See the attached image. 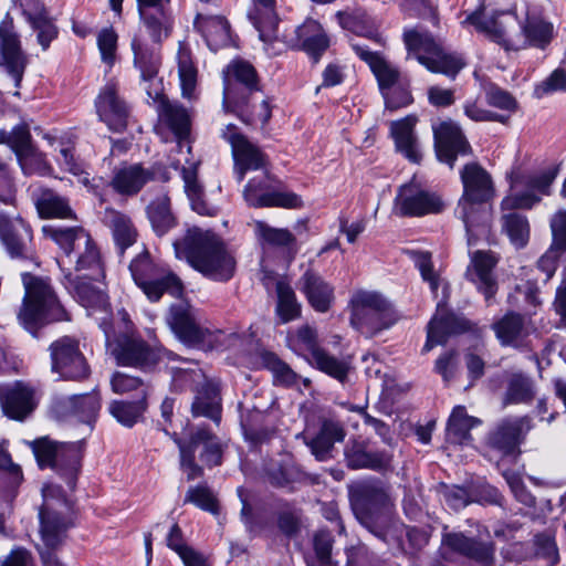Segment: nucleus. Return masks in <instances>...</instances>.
<instances>
[{"label":"nucleus","instance_id":"1","mask_svg":"<svg viewBox=\"0 0 566 566\" xmlns=\"http://www.w3.org/2000/svg\"><path fill=\"white\" fill-rule=\"evenodd\" d=\"M557 176L554 168L538 172L513 170L510 175V191L501 202L503 216L501 218L502 230L509 237L511 243L521 249L530 239V223L525 216L516 212V209H531L549 195V188Z\"/></svg>","mask_w":566,"mask_h":566},{"label":"nucleus","instance_id":"2","mask_svg":"<svg viewBox=\"0 0 566 566\" xmlns=\"http://www.w3.org/2000/svg\"><path fill=\"white\" fill-rule=\"evenodd\" d=\"M160 42L149 44L145 34L138 32L132 40L134 54V66L139 70L140 78L149 98L160 101L159 119L168 127L178 139V148L181 150L184 140L190 133V115L188 111L175 102L163 98L161 81L158 78V71L161 63Z\"/></svg>","mask_w":566,"mask_h":566},{"label":"nucleus","instance_id":"3","mask_svg":"<svg viewBox=\"0 0 566 566\" xmlns=\"http://www.w3.org/2000/svg\"><path fill=\"white\" fill-rule=\"evenodd\" d=\"M174 248L177 258H185L195 270L210 280L226 282L234 275V256L211 231L189 229L181 240L174 242Z\"/></svg>","mask_w":566,"mask_h":566},{"label":"nucleus","instance_id":"4","mask_svg":"<svg viewBox=\"0 0 566 566\" xmlns=\"http://www.w3.org/2000/svg\"><path fill=\"white\" fill-rule=\"evenodd\" d=\"M463 192L454 210L465 228L468 242L472 241L489 224L490 212L486 202L495 196V188L491 175L479 164H467L460 171Z\"/></svg>","mask_w":566,"mask_h":566},{"label":"nucleus","instance_id":"5","mask_svg":"<svg viewBox=\"0 0 566 566\" xmlns=\"http://www.w3.org/2000/svg\"><path fill=\"white\" fill-rule=\"evenodd\" d=\"M468 21L506 50H520L527 44L544 46L549 42L553 30L552 24L544 21H530L526 27H522L511 12L493 15L475 12L468 17Z\"/></svg>","mask_w":566,"mask_h":566},{"label":"nucleus","instance_id":"6","mask_svg":"<svg viewBox=\"0 0 566 566\" xmlns=\"http://www.w3.org/2000/svg\"><path fill=\"white\" fill-rule=\"evenodd\" d=\"M392 505L389 489L381 482L363 484L353 500L354 514L361 526L386 543L397 528L390 514Z\"/></svg>","mask_w":566,"mask_h":566},{"label":"nucleus","instance_id":"7","mask_svg":"<svg viewBox=\"0 0 566 566\" xmlns=\"http://www.w3.org/2000/svg\"><path fill=\"white\" fill-rule=\"evenodd\" d=\"M43 504L39 511L40 535L45 548L39 547L44 566H62L53 554L71 527L70 504L61 489L55 485L42 488Z\"/></svg>","mask_w":566,"mask_h":566},{"label":"nucleus","instance_id":"8","mask_svg":"<svg viewBox=\"0 0 566 566\" xmlns=\"http://www.w3.org/2000/svg\"><path fill=\"white\" fill-rule=\"evenodd\" d=\"M23 284L25 294L18 318L27 331L35 334L44 324L69 319L66 311L45 280L24 274Z\"/></svg>","mask_w":566,"mask_h":566},{"label":"nucleus","instance_id":"9","mask_svg":"<svg viewBox=\"0 0 566 566\" xmlns=\"http://www.w3.org/2000/svg\"><path fill=\"white\" fill-rule=\"evenodd\" d=\"M30 447L41 468H52L70 490L75 489L81 471L83 442L57 444L48 438H40L32 441Z\"/></svg>","mask_w":566,"mask_h":566},{"label":"nucleus","instance_id":"10","mask_svg":"<svg viewBox=\"0 0 566 566\" xmlns=\"http://www.w3.org/2000/svg\"><path fill=\"white\" fill-rule=\"evenodd\" d=\"M129 271L137 286L151 302L159 301L164 293L179 297L184 292L180 279L168 268L156 263L146 250L130 262Z\"/></svg>","mask_w":566,"mask_h":566},{"label":"nucleus","instance_id":"11","mask_svg":"<svg viewBox=\"0 0 566 566\" xmlns=\"http://www.w3.org/2000/svg\"><path fill=\"white\" fill-rule=\"evenodd\" d=\"M353 51L366 62L377 78L379 90L389 108L407 106L412 102L408 90V83L401 77L400 72L387 62L378 53L369 50L365 44L353 43Z\"/></svg>","mask_w":566,"mask_h":566},{"label":"nucleus","instance_id":"12","mask_svg":"<svg viewBox=\"0 0 566 566\" xmlns=\"http://www.w3.org/2000/svg\"><path fill=\"white\" fill-rule=\"evenodd\" d=\"M42 231L45 237L55 241L66 254L72 252L77 254L76 271L90 270L92 271L91 279L95 280L104 277L99 251L83 228L44 226Z\"/></svg>","mask_w":566,"mask_h":566},{"label":"nucleus","instance_id":"13","mask_svg":"<svg viewBox=\"0 0 566 566\" xmlns=\"http://www.w3.org/2000/svg\"><path fill=\"white\" fill-rule=\"evenodd\" d=\"M403 41L409 55H415L418 62L430 72L454 77L464 66L461 56L446 53L440 43L428 33L419 32L416 29L407 30L403 33Z\"/></svg>","mask_w":566,"mask_h":566},{"label":"nucleus","instance_id":"14","mask_svg":"<svg viewBox=\"0 0 566 566\" xmlns=\"http://www.w3.org/2000/svg\"><path fill=\"white\" fill-rule=\"evenodd\" d=\"M444 209L443 198L415 179L398 187L392 203V213L401 218L438 214Z\"/></svg>","mask_w":566,"mask_h":566},{"label":"nucleus","instance_id":"15","mask_svg":"<svg viewBox=\"0 0 566 566\" xmlns=\"http://www.w3.org/2000/svg\"><path fill=\"white\" fill-rule=\"evenodd\" d=\"M51 371L60 379L82 380L90 375L88 364L80 349L77 339L62 336L49 346Z\"/></svg>","mask_w":566,"mask_h":566},{"label":"nucleus","instance_id":"16","mask_svg":"<svg viewBox=\"0 0 566 566\" xmlns=\"http://www.w3.org/2000/svg\"><path fill=\"white\" fill-rule=\"evenodd\" d=\"M223 108L237 113L250 124L260 122L265 125L272 116L269 97L261 90L247 96H237L235 90L227 86L223 88Z\"/></svg>","mask_w":566,"mask_h":566},{"label":"nucleus","instance_id":"17","mask_svg":"<svg viewBox=\"0 0 566 566\" xmlns=\"http://www.w3.org/2000/svg\"><path fill=\"white\" fill-rule=\"evenodd\" d=\"M167 181L165 168L155 165L149 168L140 164L125 165L114 171L111 186L117 193L132 197L137 195L151 180Z\"/></svg>","mask_w":566,"mask_h":566},{"label":"nucleus","instance_id":"18","mask_svg":"<svg viewBox=\"0 0 566 566\" xmlns=\"http://www.w3.org/2000/svg\"><path fill=\"white\" fill-rule=\"evenodd\" d=\"M27 65L28 56L12 22L3 21L0 24V67L13 78L15 87L20 86Z\"/></svg>","mask_w":566,"mask_h":566},{"label":"nucleus","instance_id":"19","mask_svg":"<svg viewBox=\"0 0 566 566\" xmlns=\"http://www.w3.org/2000/svg\"><path fill=\"white\" fill-rule=\"evenodd\" d=\"M221 135L231 145L238 181L243 180L247 170L264 167L265 156L263 153L239 133L234 125H227Z\"/></svg>","mask_w":566,"mask_h":566},{"label":"nucleus","instance_id":"20","mask_svg":"<svg viewBox=\"0 0 566 566\" xmlns=\"http://www.w3.org/2000/svg\"><path fill=\"white\" fill-rule=\"evenodd\" d=\"M270 185L266 176L251 179L243 191L249 206L254 208L280 207L285 209L301 208L303 202L300 196L287 191H269Z\"/></svg>","mask_w":566,"mask_h":566},{"label":"nucleus","instance_id":"21","mask_svg":"<svg viewBox=\"0 0 566 566\" xmlns=\"http://www.w3.org/2000/svg\"><path fill=\"white\" fill-rule=\"evenodd\" d=\"M433 134L438 159L448 164L451 168L458 155L470 153V145L457 123L452 120L441 122L433 127Z\"/></svg>","mask_w":566,"mask_h":566},{"label":"nucleus","instance_id":"22","mask_svg":"<svg viewBox=\"0 0 566 566\" xmlns=\"http://www.w3.org/2000/svg\"><path fill=\"white\" fill-rule=\"evenodd\" d=\"M108 348L122 366L145 368L155 365L159 358L158 353L139 338L124 336L115 344H108Z\"/></svg>","mask_w":566,"mask_h":566},{"label":"nucleus","instance_id":"23","mask_svg":"<svg viewBox=\"0 0 566 566\" xmlns=\"http://www.w3.org/2000/svg\"><path fill=\"white\" fill-rule=\"evenodd\" d=\"M497 262L499 259L495 253L478 250L472 254L470 265L467 270V276L484 295L488 305L491 304V301L497 291V283L493 274V270Z\"/></svg>","mask_w":566,"mask_h":566},{"label":"nucleus","instance_id":"24","mask_svg":"<svg viewBox=\"0 0 566 566\" xmlns=\"http://www.w3.org/2000/svg\"><path fill=\"white\" fill-rule=\"evenodd\" d=\"M96 111L99 119L115 133H122L127 126L128 108L118 96L115 84H107L96 99Z\"/></svg>","mask_w":566,"mask_h":566},{"label":"nucleus","instance_id":"25","mask_svg":"<svg viewBox=\"0 0 566 566\" xmlns=\"http://www.w3.org/2000/svg\"><path fill=\"white\" fill-rule=\"evenodd\" d=\"M138 12L146 32L155 42L167 39L171 30L167 6L170 0H136Z\"/></svg>","mask_w":566,"mask_h":566},{"label":"nucleus","instance_id":"26","mask_svg":"<svg viewBox=\"0 0 566 566\" xmlns=\"http://www.w3.org/2000/svg\"><path fill=\"white\" fill-rule=\"evenodd\" d=\"M31 239V230L21 218L0 214V240L12 258H28Z\"/></svg>","mask_w":566,"mask_h":566},{"label":"nucleus","instance_id":"27","mask_svg":"<svg viewBox=\"0 0 566 566\" xmlns=\"http://www.w3.org/2000/svg\"><path fill=\"white\" fill-rule=\"evenodd\" d=\"M469 329V322L449 312L448 308L438 303L437 311L428 324L427 342L423 350H431L436 345L443 344L451 334L462 333Z\"/></svg>","mask_w":566,"mask_h":566},{"label":"nucleus","instance_id":"28","mask_svg":"<svg viewBox=\"0 0 566 566\" xmlns=\"http://www.w3.org/2000/svg\"><path fill=\"white\" fill-rule=\"evenodd\" d=\"M295 36L283 35V42L304 50L316 63L327 50L329 41L322 25L312 19L294 30Z\"/></svg>","mask_w":566,"mask_h":566},{"label":"nucleus","instance_id":"29","mask_svg":"<svg viewBox=\"0 0 566 566\" xmlns=\"http://www.w3.org/2000/svg\"><path fill=\"white\" fill-rule=\"evenodd\" d=\"M530 429L531 420L527 417L505 419L490 434L489 444L503 454H512Z\"/></svg>","mask_w":566,"mask_h":566},{"label":"nucleus","instance_id":"30","mask_svg":"<svg viewBox=\"0 0 566 566\" xmlns=\"http://www.w3.org/2000/svg\"><path fill=\"white\" fill-rule=\"evenodd\" d=\"M167 322L175 334L187 344H201L210 335L208 329L202 328L196 323L187 304L172 305Z\"/></svg>","mask_w":566,"mask_h":566},{"label":"nucleus","instance_id":"31","mask_svg":"<svg viewBox=\"0 0 566 566\" xmlns=\"http://www.w3.org/2000/svg\"><path fill=\"white\" fill-rule=\"evenodd\" d=\"M0 402L4 413L15 420L24 419L35 407L33 391L21 382L0 386Z\"/></svg>","mask_w":566,"mask_h":566},{"label":"nucleus","instance_id":"32","mask_svg":"<svg viewBox=\"0 0 566 566\" xmlns=\"http://www.w3.org/2000/svg\"><path fill=\"white\" fill-rule=\"evenodd\" d=\"M300 290L308 304L319 313H326L335 300L334 287L311 270H307L300 279Z\"/></svg>","mask_w":566,"mask_h":566},{"label":"nucleus","instance_id":"33","mask_svg":"<svg viewBox=\"0 0 566 566\" xmlns=\"http://www.w3.org/2000/svg\"><path fill=\"white\" fill-rule=\"evenodd\" d=\"M442 543L453 552L472 559L479 566H492L494 547L492 544L473 541L462 533H447Z\"/></svg>","mask_w":566,"mask_h":566},{"label":"nucleus","instance_id":"34","mask_svg":"<svg viewBox=\"0 0 566 566\" xmlns=\"http://www.w3.org/2000/svg\"><path fill=\"white\" fill-rule=\"evenodd\" d=\"M99 409L101 398L96 391L69 397L56 406V412L60 416H73L87 424L96 420Z\"/></svg>","mask_w":566,"mask_h":566},{"label":"nucleus","instance_id":"35","mask_svg":"<svg viewBox=\"0 0 566 566\" xmlns=\"http://www.w3.org/2000/svg\"><path fill=\"white\" fill-rule=\"evenodd\" d=\"M195 25L212 51L227 46L231 42L230 25L223 17L199 13L196 17Z\"/></svg>","mask_w":566,"mask_h":566},{"label":"nucleus","instance_id":"36","mask_svg":"<svg viewBox=\"0 0 566 566\" xmlns=\"http://www.w3.org/2000/svg\"><path fill=\"white\" fill-rule=\"evenodd\" d=\"M416 123L417 118L415 116H407L401 120L392 122L390 125L397 149L412 163H419L421 159L419 145L413 133Z\"/></svg>","mask_w":566,"mask_h":566},{"label":"nucleus","instance_id":"37","mask_svg":"<svg viewBox=\"0 0 566 566\" xmlns=\"http://www.w3.org/2000/svg\"><path fill=\"white\" fill-rule=\"evenodd\" d=\"M227 86L235 90L237 96H247L260 90L255 70L243 61L232 62L227 67L224 88Z\"/></svg>","mask_w":566,"mask_h":566},{"label":"nucleus","instance_id":"38","mask_svg":"<svg viewBox=\"0 0 566 566\" xmlns=\"http://www.w3.org/2000/svg\"><path fill=\"white\" fill-rule=\"evenodd\" d=\"M492 329L502 346L518 347L528 335L524 317L516 313H507L493 323Z\"/></svg>","mask_w":566,"mask_h":566},{"label":"nucleus","instance_id":"39","mask_svg":"<svg viewBox=\"0 0 566 566\" xmlns=\"http://www.w3.org/2000/svg\"><path fill=\"white\" fill-rule=\"evenodd\" d=\"M347 465L352 469L384 470L390 465L391 455L387 452H369L365 446L353 443L345 449Z\"/></svg>","mask_w":566,"mask_h":566},{"label":"nucleus","instance_id":"40","mask_svg":"<svg viewBox=\"0 0 566 566\" xmlns=\"http://www.w3.org/2000/svg\"><path fill=\"white\" fill-rule=\"evenodd\" d=\"M181 175L185 184V191L190 200L192 209L199 214L213 216L216 208L203 200V189L197 178L199 161L186 160Z\"/></svg>","mask_w":566,"mask_h":566},{"label":"nucleus","instance_id":"41","mask_svg":"<svg viewBox=\"0 0 566 566\" xmlns=\"http://www.w3.org/2000/svg\"><path fill=\"white\" fill-rule=\"evenodd\" d=\"M103 222L112 230L114 241L120 253L136 242L137 231L130 218L126 214L114 209H106Z\"/></svg>","mask_w":566,"mask_h":566},{"label":"nucleus","instance_id":"42","mask_svg":"<svg viewBox=\"0 0 566 566\" xmlns=\"http://www.w3.org/2000/svg\"><path fill=\"white\" fill-rule=\"evenodd\" d=\"M92 280L96 281L91 279V275L74 276L70 273L65 275L64 284L84 307L104 306L106 296L101 289L92 284Z\"/></svg>","mask_w":566,"mask_h":566},{"label":"nucleus","instance_id":"43","mask_svg":"<svg viewBox=\"0 0 566 566\" xmlns=\"http://www.w3.org/2000/svg\"><path fill=\"white\" fill-rule=\"evenodd\" d=\"M400 318V314L388 302L382 311L368 313L363 319L353 323L352 326L366 337H373L394 326Z\"/></svg>","mask_w":566,"mask_h":566},{"label":"nucleus","instance_id":"44","mask_svg":"<svg viewBox=\"0 0 566 566\" xmlns=\"http://www.w3.org/2000/svg\"><path fill=\"white\" fill-rule=\"evenodd\" d=\"M186 444L193 450L195 454L199 451L200 460L208 467H214L221 463V444L218 439L206 429H197Z\"/></svg>","mask_w":566,"mask_h":566},{"label":"nucleus","instance_id":"45","mask_svg":"<svg viewBox=\"0 0 566 566\" xmlns=\"http://www.w3.org/2000/svg\"><path fill=\"white\" fill-rule=\"evenodd\" d=\"M192 415L195 417H207L214 422L220 421L221 407L219 390L216 385L208 381L198 390L192 402Z\"/></svg>","mask_w":566,"mask_h":566},{"label":"nucleus","instance_id":"46","mask_svg":"<svg viewBox=\"0 0 566 566\" xmlns=\"http://www.w3.org/2000/svg\"><path fill=\"white\" fill-rule=\"evenodd\" d=\"M389 301L376 291L358 290L353 293L350 306V324L360 321L368 313L382 311Z\"/></svg>","mask_w":566,"mask_h":566},{"label":"nucleus","instance_id":"47","mask_svg":"<svg viewBox=\"0 0 566 566\" xmlns=\"http://www.w3.org/2000/svg\"><path fill=\"white\" fill-rule=\"evenodd\" d=\"M344 437V430L339 424L326 421L318 434L307 442V446L317 460L324 461L329 457L335 442L342 441Z\"/></svg>","mask_w":566,"mask_h":566},{"label":"nucleus","instance_id":"48","mask_svg":"<svg viewBox=\"0 0 566 566\" xmlns=\"http://www.w3.org/2000/svg\"><path fill=\"white\" fill-rule=\"evenodd\" d=\"M277 302L275 313L282 324H286L301 316L302 305L297 301L293 289L282 280L275 282Z\"/></svg>","mask_w":566,"mask_h":566},{"label":"nucleus","instance_id":"49","mask_svg":"<svg viewBox=\"0 0 566 566\" xmlns=\"http://www.w3.org/2000/svg\"><path fill=\"white\" fill-rule=\"evenodd\" d=\"M480 422L478 418L469 416L464 407L457 406L448 421V436L452 442L464 443L471 439L470 430Z\"/></svg>","mask_w":566,"mask_h":566},{"label":"nucleus","instance_id":"50","mask_svg":"<svg viewBox=\"0 0 566 566\" xmlns=\"http://www.w3.org/2000/svg\"><path fill=\"white\" fill-rule=\"evenodd\" d=\"M35 206L42 218L72 219L74 217L67 200L51 190L42 191Z\"/></svg>","mask_w":566,"mask_h":566},{"label":"nucleus","instance_id":"51","mask_svg":"<svg viewBox=\"0 0 566 566\" xmlns=\"http://www.w3.org/2000/svg\"><path fill=\"white\" fill-rule=\"evenodd\" d=\"M146 399L136 401L113 400L108 406L109 413L125 427H133L146 411Z\"/></svg>","mask_w":566,"mask_h":566},{"label":"nucleus","instance_id":"52","mask_svg":"<svg viewBox=\"0 0 566 566\" xmlns=\"http://www.w3.org/2000/svg\"><path fill=\"white\" fill-rule=\"evenodd\" d=\"M178 75L181 94L186 98L195 97L197 85V67L195 66L189 50L180 46L177 53Z\"/></svg>","mask_w":566,"mask_h":566},{"label":"nucleus","instance_id":"53","mask_svg":"<svg viewBox=\"0 0 566 566\" xmlns=\"http://www.w3.org/2000/svg\"><path fill=\"white\" fill-rule=\"evenodd\" d=\"M147 214L154 230L159 235L166 233L175 224V218L170 211V201L166 195L149 203Z\"/></svg>","mask_w":566,"mask_h":566},{"label":"nucleus","instance_id":"54","mask_svg":"<svg viewBox=\"0 0 566 566\" xmlns=\"http://www.w3.org/2000/svg\"><path fill=\"white\" fill-rule=\"evenodd\" d=\"M308 363L340 382L345 381L349 370L348 360L339 359L328 354L324 348L321 352L316 350L315 356L308 358Z\"/></svg>","mask_w":566,"mask_h":566},{"label":"nucleus","instance_id":"55","mask_svg":"<svg viewBox=\"0 0 566 566\" xmlns=\"http://www.w3.org/2000/svg\"><path fill=\"white\" fill-rule=\"evenodd\" d=\"M253 229L262 244L291 248L295 243V237L287 229L273 228L260 220L253 222Z\"/></svg>","mask_w":566,"mask_h":566},{"label":"nucleus","instance_id":"56","mask_svg":"<svg viewBox=\"0 0 566 566\" xmlns=\"http://www.w3.org/2000/svg\"><path fill=\"white\" fill-rule=\"evenodd\" d=\"M263 17L255 22L260 39L265 43H272L279 39L277 17L274 12V0H255Z\"/></svg>","mask_w":566,"mask_h":566},{"label":"nucleus","instance_id":"57","mask_svg":"<svg viewBox=\"0 0 566 566\" xmlns=\"http://www.w3.org/2000/svg\"><path fill=\"white\" fill-rule=\"evenodd\" d=\"M533 397L534 390L531 379L522 374H515L509 381L503 402L504 405L528 402Z\"/></svg>","mask_w":566,"mask_h":566},{"label":"nucleus","instance_id":"58","mask_svg":"<svg viewBox=\"0 0 566 566\" xmlns=\"http://www.w3.org/2000/svg\"><path fill=\"white\" fill-rule=\"evenodd\" d=\"M0 144H7L15 156L29 149L33 146L29 126L25 123H21L10 132L0 130Z\"/></svg>","mask_w":566,"mask_h":566},{"label":"nucleus","instance_id":"59","mask_svg":"<svg viewBox=\"0 0 566 566\" xmlns=\"http://www.w3.org/2000/svg\"><path fill=\"white\" fill-rule=\"evenodd\" d=\"M28 20L36 32V40L42 50H46L50 43L57 36V28L53 21L43 12L29 14Z\"/></svg>","mask_w":566,"mask_h":566},{"label":"nucleus","instance_id":"60","mask_svg":"<svg viewBox=\"0 0 566 566\" xmlns=\"http://www.w3.org/2000/svg\"><path fill=\"white\" fill-rule=\"evenodd\" d=\"M111 387L117 395L139 391L140 399H146L148 395V387L140 378L120 371L113 374L111 378Z\"/></svg>","mask_w":566,"mask_h":566},{"label":"nucleus","instance_id":"61","mask_svg":"<svg viewBox=\"0 0 566 566\" xmlns=\"http://www.w3.org/2000/svg\"><path fill=\"white\" fill-rule=\"evenodd\" d=\"M291 342L293 348L303 353L307 360L315 356L316 350L321 352L323 349L317 344L316 331L308 325L300 327Z\"/></svg>","mask_w":566,"mask_h":566},{"label":"nucleus","instance_id":"62","mask_svg":"<svg viewBox=\"0 0 566 566\" xmlns=\"http://www.w3.org/2000/svg\"><path fill=\"white\" fill-rule=\"evenodd\" d=\"M172 379L176 384L185 387H190L198 392L205 384L208 382L205 374L195 364L190 367H171Z\"/></svg>","mask_w":566,"mask_h":566},{"label":"nucleus","instance_id":"63","mask_svg":"<svg viewBox=\"0 0 566 566\" xmlns=\"http://www.w3.org/2000/svg\"><path fill=\"white\" fill-rule=\"evenodd\" d=\"M184 503H191L199 509L217 513L218 501L213 495L212 491L206 485H197L188 489Z\"/></svg>","mask_w":566,"mask_h":566},{"label":"nucleus","instance_id":"64","mask_svg":"<svg viewBox=\"0 0 566 566\" xmlns=\"http://www.w3.org/2000/svg\"><path fill=\"white\" fill-rule=\"evenodd\" d=\"M18 163L24 174H45L49 166L44 155L34 145L17 156Z\"/></svg>","mask_w":566,"mask_h":566}]
</instances>
